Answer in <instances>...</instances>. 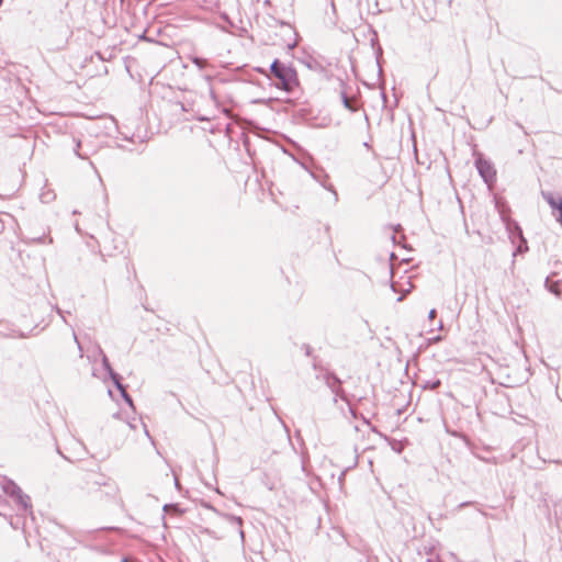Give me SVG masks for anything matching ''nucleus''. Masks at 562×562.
I'll list each match as a JSON object with an SVG mask.
<instances>
[{"label":"nucleus","mask_w":562,"mask_h":562,"mask_svg":"<svg viewBox=\"0 0 562 562\" xmlns=\"http://www.w3.org/2000/svg\"><path fill=\"white\" fill-rule=\"evenodd\" d=\"M271 75L279 81L276 87L286 93H293L299 87V78L295 68L276 58L270 65Z\"/></svg>","instance_id":"obj_1"},{"label":"nucleus","mask_w":562,"mask_h":562,"mask_svg":"<svg viewBox=\"0 0 562 562\" xmlns=\"http://www.w3.org/2000/svg\"><path fill=\"white\" fill-rule=\"evenodd\" d=\"M475 167L486 184H492L496 180V171L492 162L485 159L482 155L475 158Z\"/></svg>","instance_id":"obj_2"},{"label":"nucleus","mask_w":562,"mask_h":562,"mask_svg":"<svg viewBox=\"0 0 562 562\" xmlns=\"http://www.w3.org/2000/svg\"><path fill=\"white\" fill-rule=\"evenodd\" d=\"M542 198L548 202L551 209L558 212L557 221L562 224V198L555 196L551 192H541Z\"/></svg>","instance_id":"obj_3"},{"label":"nucleus","mask_w":562,"mask_h":562,"mask_svg":"<svg viewBox=\"0 0 562 562\" xmlns=\"http://www.w3.org/2000/svg\"><path fill=\"white\" fill-rule=\"evenodd\" d=\"M224 519L238 533L240 543L244 544L245 533L241 529L243 519L234 515H224Z\"/></svg>","instance_id":"obj_4"},{"label":"nucleus","mask_w":562,"mask_h":562,"mask_svg":"<svg viewBox=\"0 0 562 562\" xmlns=\"http://www.w3.org/2000/svg\"><path fill=\"white\" fill-rule=\"evenodd\" d=\"M341 384H342V381L340 378H338L337 382L330 381V383L327 384V386L331 391V393L335 395L334 402H337V397H339L341 401H345L346 403L349 404L348 395L342 390Z\"/></svg>","instance_id":"obj_5"},{"label":"nucleus","mask_w":562,"mask_h":562,"mask_svg":"<svg viewBox=\"0 0 562 562\" xmlns=\"http://www.w3.org/2000/svg\"><path fill=\"white\" fill-rule=\"evenodd\" d=\"M13 499L24 513H29L31 516L33 515L31 498L27 494L23 493L22 490Z\"/></svg>","instance_id":"obj_6"},{"label":"nucleus","mask_w":562,"mask_h":562,"mask_svg":"<svg viewBox=\"0 0 562 562\" xmlns=\"http://www.w3.org/2000/svg\"><path fill=\"white\" fill-rule=\"evenodd\" d=\"M2 491L14 498L16 494L21 493V487L13 481L8 477H3Z\"/></svg>","instance_id":"obj_7"},{"label":"nucleus","mask_w":562,"mask_h":562,"mask_svg":"<svg viewBox=\"0 0 562 562\" xmlns=\"http://www.w3.org/2000/svg\"><path fill=\"white\" fill-rule=\"evenodd\" d=\"M338 81H339V86L342 88L340 91V99H341L342 105L351 112L358 111V106L352 104V102L348 98V94L344 88L345 81L342 79H338Z\"/></svg>","instance_id":"obj_8"},{"label":"nucleus","mask_w":562,"mask_h":562,"mask_svg":"<svg viewBox=\"0 0 562 562\" xmlns=\"http://www.w3.org/2000/svg\"><path fill=\"white\" fill-rule=\"evenodd\" d=\"M312 177H313L317 182H319V183H321V186H322L323 188H325L326 190H328V191H330V192H331L334 203H336V202L338 201V194H337V191L335 190V188H334V186H333V184H330V183H329V184H327V183L325 182V179H327V178H328V176H327V175H323V176L321 177V176H318V175H316V173H314V172H313V173H312Z\"/></svg>","instance_id":"obj_9"},{"label":"nucleus","mask_w":562,"mask_h":562,"mask_svg":"<svg viewBox=\"0 0 562 562\" xmlns=\"http://www.w3.org/2000/svg\"><path fill=\"white\" fill-rule=\"evenodd\" d=\"M316 379L324 381V383L326 385L329 384L330 381H334V382L338 381V376L334 372H330V371H326L325 373L317 375Z\"/></svg>","instance_id":"obj_10"},{"label":"nucleus","mask_w":562,"mask_h":562,"mask_svg":"<svg viewBox=\"0 0 562 562\" xmlns=\"http://www.w3.org/2000/svg\"><path fill=\"white\" fill-rule=\"evenodd\" d=\"M109 376L119 392L126 389V386L122 383V376L119 373L114 372Z\"/></svg>","instance_id":"obj_11"},{"label":"nucleus","mask_w":562,"mask_h":562,"mask_svg":"<svg viewBox=\"0 0 562 562\" xmlns=\"http://www.w3.org/2000/svg\"><path fill=\"white\" fill-rule=\"evenodd\" d=\"M441 385V381L439 379L427 380L423 384L424 390H437Z\"/></svg>","instance_id":"obj_12"},{"label":"nucleus","mask_w":562,"mask_h":562,"mask_svg":"<svg viewBox=\"0 0 562 562\" xmlns=\"http://www.w3.org/2000/svg\"><path fill=\"white\" fill-rule=\"evenodd\" d=\"M100 352L102 353V367L103 369L108 372L109 375H111L112 373H114L115 371L113 370V368L111 367V363L108 359V357L103 353L102 350H100Z\"/></svg>","instance_id":"obj_13"},{"label":"nucleus","mask_w":562,"mask_h":562,"mask_svg":"<svg viewBox=\"0 0 562 562\" xmlns=\"http://www.w3.org/2000/svg\"><path fill=\"white\" fill-rule=\"evenodd\" d=\"M31 240L33 243H36V244H43V243H48V244H52L53 243V238L52 237H48L46 239V236L45 234L41 235V236H34V237H31Z\"/></svg>","instance_id":"obj_14"},{"label":"nucleus","mask_w":562,"mask_h":562,"mask_svg":"<svg viewBox=\"0 0 562 562\" xmlns=\"http://www.w3.org/2000/svg\"><path fill=\"white\" fill-rule=\"evenodd\" d=\"M546 288L553 294H559V284L558 283H550L549 277L546 279Z\"/></svg>","instance_id":"obj_15"},{"label":"nucleus","mask_w":562,"mask_h":562,"mask_svg":"<svg viewBox=\"0 0 562 562\" xmlns=\"http://www.w3.org/2000/svg\"><path fill=\"white\" fill-rule=\"evenodd\" d=\"M191 60H192V63H193L196 67H199L200 69L205 68V67H206V65H207V60H206V59H204V58H202V57H198V56H195V57H193Z\"/></svg>","instance_id":"obj_16"},{"label":"nucleus","mask_w":562,"mask_h":562,"mask_svg":"<svg viewBox=\"0 0 562 562\" xmlns=\"http://www.w3.org/2000/svg\"><path fill=\"white\" fill-rule=\"evenodd\" d=\"M122 398L124 400V402L132 408H134V404H133V398L132 396L127 393L126 389L121 391L120 392Z\"/></svg>","instance_id":"obj_17"},{"label":"nucleus","mask_w":562,"mask_h":562,"mask_svg":"<svg viewBox=\"0 0 562 562\" xmlns=\"http://www.w3.org/2000/svg\"><path fill=\"white\" fill-rule=\"evenodd\" d=\"M75 143H76V147H75V149H74L75 155H76L78 158H80V159H87V157H88V156H87V155H83V154H81V153L79 151L80 146H81V142H80L79 139H75Z\"/></svg>","instance_id":"obj_18"},{"label":"nucleus","mask_w":562,"mask_h":562,"mask_svg":"<svg viewBox=\"0 0 562 562\" xmlns=\"http://www.w3.org/2000/svg\"><path fill=\"white\" fill-rule=\"evenodd\" d=\"M93 484L98 486H106L108 482L103 475H100L97 480L93 481Z\"/></svg>","instance_id":"obj_19"},{"label":"nucleus","mask_w":562,"mask_h":562,"mask_svg":"<svg viewBox=\"0 0 562 562\" xmlns=\"http://www.w3.org/2000/svg\"><path fill=\"white\" fill-rule=\"evenodd\" d=\"M513 225H514V229L517 232V234L519 236H521L522 232H521V228L519 227V225L517 223H513ZM510 226H512V223H508L507 224L508 229H510Z\"/></svg>","instance_id":"obj_20"},{"label":"nucleus","mask_w":562,"mask_h":562,"mask_svg":"<svg viewBox=\"0 0 562 562\" xmlns=\"http://www.w3.org/2000/svg\"><path fill=\"white\" fill-rule=\"evenodd\" d=\"M302 349L304 350V352H305V355H306V356H308V357H310V356L312 355V347H311L310 345L304 344V345L302 346Z\"/></svg>","instance_id":"obj_21"},{"label":"nucleus","mask_w":562,"mask_h":562,"mask_svg":"<svg viewBox=\"0 0 562 562\" xmlns=\"http://www.w3.org/2000/svg\"><path fill=\"white\" fill-rule=\"evenodd\" d=\"M55 310H56L57 314L61 317L63 322L65 324H67V321H66L65 315H64L65 312L61 308H59L58 306H56Z\"/></svg>","instance_id":"obj_22"},{"label":"nucleus","mask_w":562,"mask_h":562,"mask_svg":"<svg viewBox=\"0 0 562 562\" xmlns=\"http://www.w3.org/2000/svg\"><path fill=\"white\" fill-rule=\"evenodd\" d=\"M19 522H20V518H16L15 520H13V519L11 518V520H10V526H11L12 528H14V529H18V528H19Z\"/></svg>","instance_id":"obj_23"},{"label":"nucleus","mask_w":562,"mask_h":562,"mask_svg":"<svg viewBox=\"0 0 562 562\" xmlns=\"http://www.w3.org/2000/svg\"><path fill=\"white\" fill-rule=\"evenodd\" d=\"M436 315H437L436 310H435V308H431V310L429 311V313H428V318H429V319H434Z\"/></svg>","instance_id":"obj_24"},{"label":"nucleus","mask_w":562,"mask_h":562,"mask_svg":"<svg viewBox=\"0 0 562 562\" xmlns=\"http://www.w3.org/2000/svg\"><path fill=\"white\" fill-rule=\"evenodd\" d=\"M72 336H74V340L78 344V348H79V350H81V346H80V344H79V341H78V338H77V335H76V333H75V331H72Z\"/></svg>","instance_id":"obj_25"},{"label":"nucleus","mask_w":562,"mask_h":562,"mask_svg":"<svg viewBox=\"0 0 562 562\" xmlns=\"http://www.w3.org/2000/svg\"><path fill=\"white\" fill-rule=\"evenodd\" d=\"M430 341L437 342L441 340V336H436L429 339Z\"/></svg>","instance_id":"obj_26"},{"label":"nucleus","mask_w":562,"mask_h":562,"mask_svg":"<svg viewBox=\"0 0 562 562\" xmlns=\"http://www.w3.org/2000/svg\"><path fill=\"white\" fill-rule=\"evenodd\" d=\"M557 394H558V397L562 401L561 390L559 386L557 389Z\"/></svg>","instance_id":"obj_27"},{"label":"nucleus","mask_w":562,"mask_h":562,"mask_svg":"<svg viewBox=\"0 0 562 562\" xmlns=\"http://www.w3.org/2000/svg\"><path fill=\"white\" fill-rule=\"evenodd\" d=\"M470 504H471V502H463V503H461V504L459 505V507H464V506H468V505H470Z\"/></svg>","instance_id":"obj_28"},{"label":"nucleus","mask_w":562,"mask_h":562,"mask_svg":"<svg viewBox=\"0 0 562 562\" xmlns=\"http://www.w3.org/2000/svg\"><path fill=\"white\" fill-rule=\"evenodd\" d=\"M424 562H435V559L432 557H428Z\"/></svg>","instance_id":"obj_29"},{"label":"nucleus","mask_w":562,"mask_h":562,"mask_svg":"<svg viewBox=\"0 0 562 562\" xmlns=\"http://www.w3.org/2000/svg\"><path fill=\"white\" fill-rule=\"evenodd\" d=\"M140 38H142V40H145V41H148V42H151V40H150V38H147L145 34H143V35L140 36Z\"/></svg>","instance_id":"obj_30"},{"label":"nucleus","mask_w":562,"mask_h":562,"mask_svg":"<svg viewBox=\"0 0 562 562\" xmlns=\"http://www.w3.org/2000/svg\"><path fill=\"white\" fill-rule=\"evenodd\" d=\"M121 562H130V560H128V558L123 557V558L121 559Z\"/></svg>","instance_id":"obj_31"},{"label":"nucleus","mask_w":562,"mask_h":562,"mask_svg":"<svg viewBox=\"0 0 562 562\" xmlns=\"http://www.w3.org/2000/svg\"><path fill=\"white\" fill-rule=\"evenodd\" d=\"M350 412H351L352 416L356 418L357 417L356 412L351 407H350Z\"/></svg>","instance_id":"obj_32"},{"label":"nucleus","mask_w":562,"mask_h":562,"mask_svg":"<svg viewBox=\"0 0 562 562\" xmlns=\"http://www.w3.org/2000/svg\"><path fill=\"white\" fill-rule=\"evenodd\" d=\"M442 326H443V325H442V322H439V324H438V329H441V328H442Z\"/></svg>","instance_id":"obj_33"},{"label":"nucleus","mask_w":562,"mask_h":562,"mask_svg":"<svg viewBox=\"0 0 562 562\" xmlns=\"http://www.w3.org/2000/svg\"><path fill=\"white\" fill-rule=\"evenodd\" d=\"M307 67H308L310 69H314L313 64H307Z\"/></svg>","instance_id":"obj_34"},{"label":"nucleus","mask_w":562,"mask_h":562,"mask_svg":"<svg viewBox=\"0 0 562 562\" xmlns=\"http://www.w3.org/2000/svg\"><path fill=\"white\" fill-rule=\"evenodd\" d=\"M295 46V43L289 45L290 48H293Z\"/></svg>","instance_id":"obj_35"},{"label":"nucleus","mask_w":562,"mask_h":562,"mask_svg":"<svg viewBox=\"0 0 562 562\" xmlns=\"http://www.w3.org/2000/svg\"><path fill=\"white\" fill-rule=\"evenodd\" d=\"M2 3H3V0H0V7L2 5Z\"/></svg>","instance_id":"obj_36"}]
</instances>
